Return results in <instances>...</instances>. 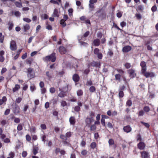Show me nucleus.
Instances as JSON below:
<instances>
[{"label": "nucleus", "instance_id": "nucleus-60", "mask_svg": "<svg viewBox=\"0 0 158 158\" xmlns=\"http://www.w3.org/2000/svg\"><path fill=\"white\" fill-rule=\"evenodd\" d=\"M72 135L71 132L70 131L67 132L65 134V136L67 138H69Z\"/></svg>", "mask_w": 158, "mask_h": 158}, {"label": "nucleus", "instance_id": "nucleus-23", "mask_svg": "<svg viewBox=\"0 0 158 158\" xmlns=\"http://www.w3.org/2000/svg\"><path fill=\"white\" fill-rule=\"evenodd\" d=\"M143 5H140L138 6L136 10L137 11H140L141 12H142L143 10Z\"/></svg>", "mask_w": 158, "mask_h": 158}, {"label": "nucleus", "instance_id": "nucleus-54", "mask_svg": "<svg viewBox=\"0 0 158 158\" xmlns=\"http://www.w3.org/2000/svg\"><path fill=\"white\" fill-rule=\"evenodd\" d=\"M94 52L95 54L97 55L100 53L99 50L98 48H96L94 49Z\"/></svg>", "mask_w": 158, "mask_h": 158}, {"label": "nucleus", "instance_id": "nucleus-21", "mask_svg": "<svg viewBox=\"0 0 158 158\" xmlns=\"http://www.w3.org/2000/svg\"><path fill=\"white\" fill-rule=\"evenodd\" d=\"M7 100V99L6 97H3L2 99H0V105H2L4 103L5 104Z\"/></svg>", "mask_w": 158, "mask_h": 158}, {"label": "nucleus", "instance_id": "nucleus-33", "mask_svg": "<svg viewBox=\"0 0 158 158\" xmlns=\"http://www.w3.org/2000/svg\"><path fill=\"white\" fill-rule=\"evenodd\" d=\"M140 123L143 124L145 127L148 128L150 127V125L148 123H146L142 121L140 122Z\"/></svg>", "mask_w": 158, "mask_h": 158}, {"label": "nucleus", "instance_id": "nucleus-50", "mask_svg": "<svg viewBox=\"0 0 158 158\" xmlns=\"http://www.w3.org/2000/svg\"><path fill=\"white\" fill-rule=\"evenodd\" d=\"M23 20L27 23H29L31 21V19L27 18H24L23 19Z\"/></svg>", "mask_w": 158, "mask_h": 158}, {"label": "nucleus", "instance_id": "nucleus-40", "mask_svg": "<svg viewBox=\"0 0 158 158\" xmlns=\"http://www.w3.org/2000/svg\"><path fill=\"white\" fill-rule=\"evenodd\" d=\"M132 102L131 100H128L126 102V105L128 107H130L132 106Z\"/></svg>", "mask_w": 158, "mask_h": 158}, {"label": "nucleus", "instance_id": "nucleus-46", "mask_svg": "<svg viewBox=\"0 0 158 158\" xmlns=\"http://www.w3.org/2000/svg\"><path fill=\"white\" fill-rule=\"evenodd\" d=\"M8 25H9L8 29L10 31L11 30L13 27V24L12 23L9 22Z\"/></svg>", "mask_w": 158, "mask_h": 158}, {"label": "nucleus", "instance_id": "nucleus-5", "mask_svg": "<svg viewBox=\"0 0 158 158\" xmlns=\"http://www.w3.org/2000/svg\"><path fill=\"white\" fill-rule=\"evenodd\" d=\"M137 148L140 150H143L144 149L145 147L146 144L143 142H139L137 144Z\"/></svg>", "mask_w": 158, "mask_h": 158}, {"label": "nucleus", "instance_id": "nucleus-25", "mask_svg": "<svg viewBox=\"0 0 158 158\" xmlns=\"http://www.w3.org/2000/svg\"><path fill=\"white\" fill-rule=\"evenodd\" d=\"M53 73L52 72L50 73L49 71H47L46 72V74L48 78L49 79L52 77Z\"/></svg>", "mask_w": 158, "mask_h": 158}, {"label": "nucleus", "instance_id": "nucleus-29", "mask_svg": "<svg viewBox=\"0 0 158 158\" xmlns=\"http://www.w3.org/2000/svg\"><path fill=\"white\" fill-rule=\"evenodd\" d=\"M39 148L35 146L33 148V153L34 155H35L38 152Z\"/></svg>", "mask_w": 158, "mask_h": 158}, {"label": "nucleus", "instance_id": "nucleus-32", "mask_svg": "<svg viewBox=\"0 0 158 158\" xmlns=\"http://www.w3.org/2000/svg\"><path fill=\"white\" fill-rule=\"evenodd\" d=\"M115 70H116L121 75H123L124 73V71L122 69H115Z\"/></svg>", "mask_w": 158, "mask_h": 158}, {"label": "nucleus", "instance_id": "nucleus-12", "mask_svg": "<svg viewBox=\"0 0 158 158\" xmlns=\"http://www.w3.org/2000/svg\"><path fill=\"white\" fill-rule=\"evenodd\" d=\"M123 129V131L127 133L131 132L132 130V128L130 125H127L124 126Z\"/></svg>", "mask_w": 158, "mask_h": 158}, {"label": "nucleus", "instance_id": "nucleus-44", "mask_svg": "<svg viewBox=\"0 0 158 158\" xmlns=\"http://www.w3.org/2000/svg\"><path fill=\"white\" fill-rule=\"evenodd\" d=\"M89 91L92 93L96 91V88L94 86H91L89 89Z\"/></svg>", "mask_w": 158, "mask_h": 158}, {"label": "nucleus", "instance_id": "nucleus-36", "mask_svg": "<svg viewBox=\"0 0 158 158\" xmlns=\"http://www.w3.org/2000/svg\"><path fill=\"white\" fill-rule=\"evenodd\" d=\"M119 93H118V96L119 98H122L124 96V94L123 91L122 90H118Z\"/></svg>", "mask_w": 158, "mask_h": 158}, {"label": "nucleus", "instance_id": "nucleus-7", "mask_svg": "<svg viewBox=\"0 0 158 158\" xmlns=\"http://www.w3.org/2000/svg\"><path fill=\"white\" fill-rule=\"evenodd\" d=\"M140 65L141 67V72L143 73L144 72H146L147 70V66L146 62L144 61H141Z\"/></svg>", "mask_w": 158, "mask_h": 158}, {"label": "nucleus", "instance_id": "nucleus-61", "mask_svg": "<svg viewBox=\"0 0 158 158\" xmlns=\"http://www.w3.org/2000/svg\"><path fill=\"white\" fill-rule=\"evenodd\" d=\"M60 149L59 148H56L55 150V152L56 155L58 154L59 152H60Z\"/></svg>", "mask_w": 158, "mask_h": 158}, {"label": "nucleus", "instance_id": "nucleus-22", "mask_svg": "<svg viewBox=\"0 0 158 158\" xmlns=\"http://www.w3.org/2000/svg\"><path fill=\"white\" fill-rule=\"evenodd\" d=\"M115 80L117 81L118 82H120L121 81V75L120 74H116L115 75Z\"/></svg>", "mask_w": 158, "mask_h": 158}, {"label": "nucleus", "instance_id": "nucleus-10", "mask_svg": "<svg viewBox=\"0 0 158 158\" xmlns=\"http://www.w3.org/2000/svg\"><path fill=\"white\" fill-rule=\"evenodd\" d=\"M85 121L86 125L89 127L90 126L91 123L94 121V119L90 118L87 117L85 119Z\"/></svg>", "mask_w": 158, "mask_h": 158}, {"label": "nucleus", "instance_id": "nucleus-26", "mask_svg": "<svg viewBox=\"0 0 158 158\" xmlns=\"http://www.w3.org/2000/svg\"><path fill=\"white\" fill-rule=\"evenodd\" d=\"M33 61V59L31 58H29L26 60V63L27 64H29L30 66L32 62Z\"/></svg>", "mask_w": 158, "mask_h": 158}, {"label": "nucleus", "instance_id": "nucleus-58", "mask_svg": "<svg viewBox=\"0 0 158 158\" xmlns=\"http://www.w3.org/2000/svg\"><path fill=\"white\" fill-rule=\"evenodd\" d=\"M50 93L53 94L55 92L56 89L54 87H51L49 89Z\"/></svg>", "mask_w": 158, "mask_h": 158}, {"label": "nucleus", "instance_id": "nucleus-13", "mask_svg": "<svg viewBox=\"0 0 158 158\" xmlns=\"http://www.w3.org/2000/svg\"><path fill=\"white\" fill-rule=\"evenodd\" d=\"M59 51L61 54L66 53L67 52L66 48L63 46H60L59 48Z\"/></svg>", "mask_w": 158, "mask_h": 158}, {"label": "nucleus", "instance_id": "nucleus-38", "mask_svg": "<svg viewBox=\"0 0 158 158\" xmlns=\"http://www.w3.org/2000/svg\"><path fill=\"white\" fill-rule=\"evenodd\" d=\"M96 126L95 124H93L90 126V130L91 131H94L96 130Z\"/></svg>", "mask_w": 158, "mask_h": 158}, {"label": "nucleus", "instance_id": "nucleus-51", "mask_svg": "<svg viewBox=\"0 0 158 158\" xmlns=\"http://www.w3.org/2000/svg\"><path fill=\"white\" fill-rule=\"evenodd\" d=\"M113 27L116 28L118 30H119L120 31H122V30L114 22L113 23Z\"/></svg>", "mask_w": 158, "mask_h": 158}, {"label": "nucleus", "instance_id": "nucleus-62", "mask_svg": "<svg viewBox=\"0 0 158 158\" xmlns=\"http://www.w3.org/2000/svg\"><path fill=\"white\" fill-rule=\"evenodd\" d=\"M22 100V98L20 97H19L17 98L15 100V102L17 103H19Z\"/></svg>", "mask_w": 158, "mask_h": 158}, {"label": "nucleus", "instance_id": "nucleus-6", "mask_svg": "<svg viewBox=\"0 0 158 158\" xmlns=\"http://www.w3.org/2000/svg\"><path fill=\"white\" fill-rule=\"evenodd\" d=\"M141 73L147 78L149 77H152L155 76L154 74L152 72H144L143 73L141 72Z\"/></svg>", "mask_w": 158, "mask_h": 158}, {"label": "nucleus", "instance_id": "nucleus-28", "mask_svg": "<svg viewBox=\"0 0 158 158\" xmlns=\"http://www.w3.org/2000/svg\"><path fill=\"white\" fill-rule=\"evenodd\" d=\"M97 144L95 142H92L90 145V147L92 149H94L97 147Z\"/></svg>", "mask_w": 158, "mask_h": 158}, {"label": "nucleus", "instance_id": "nucleus-24", "mask_svg": "<svg viewBox=\"0 0 158 158\" xmlns=\"http://www.w3.org/2000/svg\"><path fill=\"white\" fill-rule=\"evenodd\" d=\"M20 88V85L18 84H16L15 87H14L12 89L13 92H15L18 91V90Z\"/></svg>", "mask_w": 158, "mask_h": 158}, {"label": "nucleus", "instance_id": "nucleus-45", "mask_svg": "<svg viewBox=\"0 0 158 158\" xmlns=\"http://www.w3.org/2000/svg\"><path fill=\"white\" fill-rule=\"evenodd\" d=\"M81 153L83 156H85L87 154V151L86 150L84 149L82 151Z\"/></svg>", "mask_w": 158, "mask_h": 158}, {"label": "nucleus", "instance_id": "nucleus-14", "mask_svg": "<svg viewBox=\"0 0 158 158\" xmlns=\"http://www.w3.org/2000/svg\"><path fill=\"white\" fill-rule=\"evenodd\" d=\"M60 14V12L57 9L55 8L54 10L52 16L53 17L58 18L59 17Z\"/></svg>", "mask_w": 158, "mask_h": 158}, {"label": "nucleus", "instance_id": "nucleus-16", "mask_svg": "<svg viewBox=\"0 0 158 158\" xmlns=\"http://www.w3.org/2000/svg\"><path fill=\"white\" fill-rule=\"evenodd\" d=\"M80 77L77 74H74L73 76V79L75 82H78L80 80Z\"/></svg>", "mask_w": 158, "mask_h": 158}, {"label": "nucleus", "instance_id": "nucleus-18", "mask_svg": "<svg viewBox=\"0 0 158 158\" xmlns=\"http://www.w3.org/2000/svg\"><path fill=\"white\" fill-rule=\"evenodd\" d=\"M69 122L71 125H74L75 123V119L74 116H71L69 118Z\"/></svg>", "mask_w": 158, "mask_h": 158}, {"label": "nucleus", "instance_id": "nucleus-57", "mask_svg": "<svg viewBox=\"0 0 158 158\" xmlns=\"http://www.w3.org/2000/svg\"><path fill=\"white\" fill-rule=\"evenodd\" d=\"M60 138L61 139L63 140L65 139H67V138L66 136L65 135H64L61 134L60 135Z\"/></svg>", "mask_w": 158, "mask_h": 158}, {"label": "nucleus", "instance_id": "nucleus-43", "mask_svg": "<svg viewBox=\"0 0 158 158\" xmlns=\"http://www.w3.org/2000/svg\"><path fill=\"white\" fill-rule=\"evenodd\" d=\"M108 143L109 145H111L114 144V142L113 139H110L109 140Z\"/></svg>", "mask_w": 158, "mask_h": 158}, {"label": "nucleus", "instance_id": "nucleus-1", "mask_svg": "<svg viewBox=\"0 0 158 158\" xmlns=\"http://www.w3.org/2000/svg\"><path fill=\"white\" fill-rule=\"evenodd\" d=\"M56 54L55 52H53L50 55L43 57V60L45 62L51 61L52 62H54L56 61Z\"/></svg>", "mask_w": 158, "mask_h": 158}, {"label": "nucleus", "instance_id": "nucleus-17", "mask_svg": "<svg viewBox=\"0 0 158 158\" xmlns=\"http://www.w3.org/2000/svg\"><path fill=\"white\" fill-rule=\"evenodd\" d=\"M23 32H26L30 29V26L28 24H26L23 25Z\"/></svg>", "mask_w": 158, "mask_h": 158}, {"label": "nucleus", "instance_id": "nucleus-31", "mask_svg": "<svg viewBox=\"0 0 158 158\" xmlns=\"http://www.w3.org/2000/svg\"><path fill=\"white\" fill-rule=\"evenodd\" d=\"M143 111L145 112L148 113L150 111V108L148 106H146L143 107Z\"/></svg>", "mask_w": 158, "mask_h": 158}, {"label": "nucleus", "instance_id": "nucleus-59", "mask_svg": "<svg viewBox=\"0 0 158 158\" xmlns=\"http://www.w3.org/2000/svg\"><path fill=\"white\" fill-rule=\"evenodd\" d=\"M26 140L28 141H30L31 139V137L28 134H27L26 135Z\"/></svg>", "mask_w": 158, "mask_h": 158}, {"label": "nucleus", "instance_id": "nucleus-52", "mask_svg": "<svg viewBox=\"0 0 158 158\" xmlns=\"http://www.w3.org/2000/svg\"><path fill=\"white\" fill-rule=\"evenodd\" d=\"M157 9V8L156 5H154L151 8V10L153 12L156 11Z\"/></svg>", "mask_w": 158, "mask_h": 158}, {"label": "nucleus", "instance_id": "nucleus-19", "mask_svg": "<svg viewBox=\"0 0 158 158\" xmlns=\"http://www.w3.org/2000/svg\"><path fill=\"white\" fill-rule=\"evenodd\" d=\"M91 65L93 67L100 68L101 64L100 62L93 61L91 63Z\"/></svg>", "mask_w": 158, "mask_h": 158}, {"label": "nucleus", "instance_id": "nucleus-8", "mask_svg": "<svg viewBox=\"0 0 158 158\" xmlns=\"http://www.w3.org/2000/svg\"><path fill=\"white\" fill-rule=\"evenodd\" d=\"M127 72L130 75V77L131 78L134 77L136 76V74L135 73V71L133 69H128Z\"/></svg>", "mask_w": 158, "mask_h": 158}, {"label": "nucleus", "instance_id": "nucleus-55", "mask_svg": "<svg viewBox=\"0 0 158 158\" xmlns=\"http://www.w3.org/2000/svg\"><path fill=\"white\" fill-rule=\"evenodd\" d=\"M144 111L142 110H141L139 112V113L138 114L139 116H143L144 115Z\"/></svg>", "mask_w": 158, "mask_h": 158}, {"label": "nucleus", "instance_id": "nucleus-20", "mask_svg": "<svg viewBox=\"0 0 158 158\" xmlns=\"http://www.w3.org/2000/svg\"><path fill=\"white\" fill-rule=\"evenodd\" d=\"M93 44L95 46H99L100 44V40L98 39L94 40L93 41Z\"/></svg>", "mask_w": 158, "mask_h": 158}, {"label": "nucleus", "instance_id": "nucleus-37", "mask_svg": "<svg viewBox=\"0 0 158 158\" xmlns=\"http://www.w3.org/2000/svg\"><path fill=\"white\" fill-rule=\"evenodd\" d=\"M89 115L90 117V118L92 119H94V118L95 116V113L93 111H90L89 112Z\"/></svg>", "mask_w": 158, "mask_h": 158}, {"label": "nucleus", "instance_id": "nucleus-34", "mask_svg": "<svg viewBox=\"0 0 158 158\" xmlns=\"http://www.w3.org/2000/svg\"><path fill=\"white\" fill-rule=\"evenodd\" d=\"M89 6L90 9V10L91 11H93L94 10L95 7L94 4L89 3Z\"/></svg>", "mask_w": 158, "mask_h": 158}, {"label": "nucleus", "instance_id": "nucleus-30", "mask_svg": "<svg viewBox=\"0 0 158 158\" xmlns=\"http://www.w3.org/2000/svg\"><path fill=\"white\" fill-rule=\"evenodd\" d=\"M15 4L18 7L21 8L23 7L22 3L21 2H15Z\"/></svg>", "mask_w": 158, "mask_h": 158}, {"label": "nucleus", "instance_id": "nucleus-41", "mask_svg": "<svg viewBox=\"0 0 158 158\" xmlns=\"http://www.w3.org/2000/svg\"><path fill=\"white\" fill-rule=\"evenodd\" d=\"M61 105L62 107H64L67 106V103L64 100H62L60 102Z\"/></svg>", "mask_w": 158, "mask_h": 158}, {"label": "nucleus", "instance_id": "nucleus-3", "mask_svg": "<svg viewBox=\"0 0 158 158\" xmlns=\"http://www.w3.org/2000/svg\"><path fill=\"white\" fill-rule=\"evenodd\" d=\"M12 106L13 111L14 114H17L20 112V108L16 103L12 105Z\"/></svg>", "mask_w": 158, "mask_h": 158}, {"label": "nucleus", "instance_id": "nucleus-42", "mask_svg": "<svg viewBox=\"0 0 158 158\" xmlns=\"http://www.w3.org/2000/svg\"><path fill=\"white\" fill-rule=\"evenodd\" d=\"M83 94V91L81 89H79L77 91V94L78 96H82Z\"/></svg>", "mask_w": 158, "mask_h": 158}, {"label": "nucleus", "instance_id": "nucleus-48", "mask_svg": "<svg viewBox=\"0 0 158 158\" xmlns=\"http://www.w3.org/2000/svg\"><path fill=\"white\" fill-rule=\"evenodd\" d=\"M73 10L72 8L69 9L68 10L69 15V16H71L73 15Z\"/></svg>", "mask_w": 158, "mask_h": 158}, {"label": "nucleus", "instance_id": "nucleus-2", "mask_svg": "<svg viewBox=\"0 0 158 158\" xmlns=\"http://www.w3.org/2000/svg\"><path fill=\"white\" fill-rule=\"evenodd\" d=\"M27 70V76L28 77L31 79L35 77V73L32 68H29Z\"/></svg>", "mask_w": 158, "mask_h": 158}, {"label": "nucleus", "instance_id": "nucleus-47", "mask_svg": "<svg viewBox=\"0 0 158 158\" xmlns=\"http://www.w3.org/2000/svg\"><path fill=\"white\" fill-rule=\"evenodd\" d=\"M125 66L126 69H129L131 67V65L130 63L127 62L125 63Z\"/></svg>", "mask_w": 158, "mask_h": 158}, {"label": "nucleus", "instance_id": "nucleus-11", "mask_svg": "<svg viewBox=\"0 0 158 158\" xmlns=\"http://www.w3.org/2000/svg\"><path fill=\"white\" fill-rule=\"evenodd\" d=\"M59 90L60 91V92L58 95V97L63 98L66 96V92L65 91L62 90L60 88H59Z\"/></svg>", "mask_w": 158, "mask_h": 158}, {"label": "nucleus", "instance_id": "nucleus-63", "mask_svg": "<svg viewBox=\"0 0 158 158\" xmlns=\"http://www.w3.org/2000/svg\"><path fill=\"white\" fill-rule=\"evenodd\" d=\"M23 128L22 125L20 124H19L17 127V130L19 131H20L22 130Z\"/></svg>", "mask_w": 158, "mask_h": 158}, {"label": "nucleus", "instance_id": "nucleus-39", "mask_svg": "<svg viewBox=\"0 0 158 158\" xmlns=\"http://www.w3.org/2000/svg\"><path fill=\"white\" fill-rule=\"evenodd\" d=\"M65 21L63 19H61L60 21V24L62 25L63 27H65L66 26V23L65 22Z\"/></svg>", "mask_w": 158, "mask_h": 158}, {"label": "nucleus", "instance_id": "nucleus-35", "mask_svg": "<svg viewBox=\"0 0 158 158\" xmlns=\"http://www.w3.org/2000/svg\"><path fill=\"white\" fill-rule=\"evenodd\" d=\"M137 141H139L140 142H143L142 139L141 137V135L140 134H139L137 135Z\"/></svg>", "mask_w": 158, "mask_h": 158}, {"label": "nucleus", "instance_id": "nucleus-49", "mask_svg": "<svg viewBox=\"0 0 158 158\" xmlns=\"http://www.w3.org/2000/svg\"><path fill=\"white\" fill-rule=\"evenodd\" d=\"M101 123L102 125V126L103 127H106V123L105 122V119L102 118L101 120Z\"/></svg>", "mask_w": 158, "mask_h": 158}, {"label": "nucleus", "instance_id": "nucleus-4", "mask_svg": "<svg viewBox=\"0 0 158 158\" xmlns=\"http://www.w3.org/2000/svg\"><path fill=\"white\" fill-rule=\"evenodd\" d=\"M10 48L11 51H14L17 49L16 44L14 40H11L10 44Z\"/></svg>", "mask_w": 158, "mask_h": 158}, {"label": "nucleus", "instance_id": "nucleus-9", "mask_svg": "<svg viewBox=\"0 0 158 158\" xmlns=\"http://www.w3.org/2000/svg\"><path fill=\"white\" fill-rule=\"evenodd\" d=\"M141 156L142 158H148L149 153L148 152L146 151H143L140 152Z\"/></svg>", "mask_w": 158, "mask_h": 158}, {"label": "nucleus", "instance_id": "nucleus-56", "mask_svg": "<svg viewBox=\"0 0 158 158\" xmlns=\"http://www.w3.org/2000/svg\"><path fill=\"white\" fill-rule=\"evenodd\" d=\"M81 145L83 147H85L86 145V142L84 140H82L81 142L80 143Z\"/></svg>", "mask_w": 158, "mask_h": 158}, {"label": "nucleus", "instance_id": "nucleus-15", "mask_svg": "<svg viewBox=\"0 0 158 158\" xmlns=\"http://www.w3.org/2000/svg\"><path fill=\"white\" fill-rule=\"evenodd\" d=\"M132 49L131 46L127 45L124 46L123 48V51L124 52H127L130 51Z\"/></svg>", "mask_w": 158, "mask_h": 158}, {"label": "nucleus", "instance_id": "nucleus-27", "mask_svg": "<svg viewBox=\"0 0 158 158\" xmlns=\"http://www.w3.org/2000/svg\"><path fill=\"white\" fill-rule=\"evenodd\" d=\"M88 68L85 69L84 70L83 73L86 75L88 74L90 72V70L89 69L90 65L88 64Z\"/></svg>", "mask_w": 158, "mask_h": 158}, {"label": "nucleus", "instance_id": "nucleus-64", "mask_svg": "<svg viewBox=\"0 0 158 158\" xmlns=\"http://www.w3.org/2000/svg\"><path fill=\"white\" fill-rule=\"evenodd\" d=\"M10 157H7V158H13L15 156V154L13 152H11L9 154Z\"/></svg>", "mask_w": 158, "mask_h": 158}, {"label": "nucleus", "instance_id": "nucleus-53", "mask_svg": "<svg viewBox=\"0 0 158 158\" xmlns=\"http://www.w3.org/2000/svg\"><path fill=\"white\" fill-rule=\"evenodd\" d=\"M50 2L51 3H52L53 4H57L58 5H59L60 3L59 2H57V1H56L54 0H51L50 1Z\"/></svg>", "mask_w": 158, "mask_h": 158}]
</instances>
